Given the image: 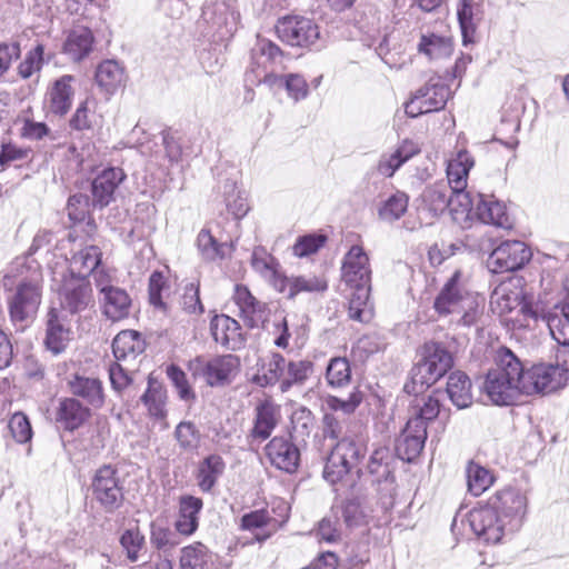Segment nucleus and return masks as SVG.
<instances>
[{
    "label": "nucleus",
    "instance_id": "1",
    "mask_svg": "<svg viewBox=\"0 0 569 569\" xmlns=\"http://www.w3.org/2000/svg\"><path fill=\"white\" fill-rule=\"evenodd\" d=\"M563 369L545 363L526 369L507 348L497 351L492 367L483 383V391L497 406H511L522 396L553 392L565 386Z\"/></svg>",
    "mask_w": 569,
    "mask_h": 569
},
{
    "label": "nucleus",
    "instance_id": "2",
    "mask_svg": "<svg viewBox=\"0 0 569 569\" xmlns=\"http://www.w3.org/2000/svg\"><path fill=\"white\" fill-rule=\"evenodd\" d=\"M346 420L333 412L325 413L322 418V431L325 437L339 439L332 448L323 469L327 481L336 483L351 469L358 466L365 457L366 449L359 439L346 435Z\"/></svg>",
    "mask_w": 569,
    "mask_h": 569
},
{
    "label": "nucleus",
    "instance_id": "3",
    "mask_svg": "<svg viewBox=\"0 0 569 569\" xmlns=\"http://www.w3.org/2000/svg\"><path fill=\"white\" fill-rule=\"evenodd\" d=\"M433 309L440 317L459 316L465 326L477 322L483 311V299L470 293L461 281V271L456 270L437 295Z\"/></svg>",
    "mask_w": 569,
    "mask_h": 569
},
{
    "label": "nucleus",
    "instance_id": "4",
    "mask_svg": "<svg viewBox=\"0 0 569 569\" xmlns=\"http://www.w3.org/2000/svg\"><path fill=\"white\" fill-rule=\"evenodd\" d=\"M451 353L440 343L428 342L421 349V358L411 370V381L405 385L408 393H420L436 383L452 367Z\"/></svg>",
    "mask_w": 569,
    "mask_h": 569
},
{
    "label": "nucleus",
    "instance_id": "5",
    "mask_svg": "<svg viewBox=\"0 0 569 569\" xmlns=\"http://www.w3.org/2000/svg\"><path fill=\"white\" fill-rule=\"evenodd\" d=\"M239 367L240 361L233 355L216 356L210 359L196 357L188 365L194 378H203L211 387L229 383L237 375Z\"/></svg>",
    "mask_w": 569,
    "mask_h": 569
},
{
    "label": "nucleus",
    "instance_id": "6",
    "mask_svg": "<svg viewBox=\"0 0 569 569\" xmlns=\"http://www.w3.org/2000/svg\"><path fill=\"white\" fill-rule=\"evenodd\" d=\"M277 509L262 508L244 513L240 519V529L249 531L253 536V540L262 543L274 536L288 520V507L282 505Z\"/></svg>",
    "mask_w": 569,
    "mask_h": 569
},
{
    "label": "nucleus",
    "instance_id": "7",
    "mask_svg": "<svg viewBox=\"0 0 569 569\" xmlns=\"http://www.w3.org/2000/svg\"><path fill=\"white\" fill-rule=\"evenodd\" d=\"M61 309L71 315L81 312L93 302L90 281L84 276L69 274L63 277L58 291Z\"/></svg>",
    "mask_w": 569,
    "mask_h": 569
},
{
    "label": "nucleus",
    "instance_id": "8",
    "mask_svg": "<svg viewBox=\"0 0 569 569\" xmlns=\"http://www.w3.org/2000/svg\"><path fill=\"white\" fill-rule=\"evenodd\" d=\"M488 505L509 525V531L518 530L527 510V497L519 490L507 488L489 498Z\"/></svg>",
    "mask_w": 569,
    "mask_h": 569
},
{
    "label": "nucleus",
    "instance_id": "9",
    "mask_svg": "<svg viewBox=\"0 0 569 569\" xmlns=\"http://www.w3.org/2000/svg\"><path fill=\"white\" fill-rule=\"evenodd\" d=\"M93 498L106 511L118 509L123 500L122 487L117 470L111 466L99 468L91 483Z\"/></svg>",
    "mask_w": 569,
    "mask_h": 569
},
{
    "label": "nucleus",
    "instance_id": "10",
    "mask_svg": "<svg viewBox=\"0 0 569 569\" xmlns=\"http://www.w3.org/2000/svg\"><path fill=\"white\" fill-rule=\"evenodd\" d=\"M469 525L475 535L486 543L500 542L509 531V525L501 516L495 512L488 505L480 506L469 512Z\"/></svg>",
    "mask_w": 569,
    "mask_h": 569
},
{
    "label": "nucleus",
    "instance_id": "11",
    "mask_svg": "<svg viewBox=\"0 0 569 569\" xmlns=\"http://www.w3.org/2000/svg\"><path fill=\"white\" fill-rule=\"evenodd\" d=\"M531 252L525 242L505 241L492 250L487 260L489 270L493 273L510 272L520 269L530 260Z\"/></svg>",
    "mask_w": 569,
    "mask_h": 569
},
{
    "label": "nucleus",
    "instance_id": "12",
    "mask_svg": "<svg viewBox=\"0 0 569 569\" xmlns=\"http://www.w3.org/2000/svg\"><path fill=\"white\" fill-rule=\"evenodd\" d=\"M276 28L279 38L290 46H309L319 38L318 26L305 17H283L278 21Z\"/></svg>",
    "mask_w": 569,
    "mask_h": 569
},
{
    "label": "nucleus",
    "instance_id": "13",
    "mask_svg": "<svg viewBox=\"0 0 569 569\" xmlns=\"http://www.w3.org/2000/svg\"><path fill=\"white\" fill-rule=\"evenodd\" d=\"M40 303V287L34 282H21L9 299L11 320L14 323L28 321L37 313Z\"/></svg>",
    "mask_w": 569,
    "mask_h": 569
},
{
    "label": "nucleus",
    "instance_id": "14",
    "mask_svg": "<svg viewBox=\"0 0 569 569\" xmlns=\"http://www.w3.org/2000/svg\"><path fill=\"white\" fill-rule=\"evenodd\" d=\"M341 279L349 287L371 284L369 257L361 246H352L345 254L341 266Z\"/></svg>",
    "mask_w": 569,
    "mask_h": 569
},
{
    "label": "nucleus",
    "instance_id": "15",
    "mask_svg": "<svg viewBox=\"0 0 569 569\" xmlns=\"http://www.w3.org/2000/svg\"><path fill=\"white\" fill-rule=\"evenodd\" d=\"M449 89L443 84H432L420 88L406 104V113L416 118L423 113L438 111L446 106Z\"/></svg>",
    "mask_w": 569,
    "mask_h": 569
},
{
    "label": "nucleus",
    "instance_id": "16",
    "mask_svg": "<svg viewBox=\"0 0 569 569\" xmlns=\"http://www.w3.org/2000/svg\"><path fill=\"white\" fill-rule=\"evenodd\" d=\"M233 300L239 308V316L250 328H260L268 320L270 310L267 305L251 295L242 284L234 287Z\"/></svg>",
    "mask_w": 569,
    "mask_h": 569
},
{
    "label": "nucleus",
    "instance_id": "17",
    "mask_svg": "<svg viewBox=\"0 0 569 569\" xmlns=\"http://www.w3.org/2000/svg\"><path fill=\"white\" fill-rule=\"evenodd\" d=\"M272 466L286 472H295L299 466L300 452L297 446L286 437H273L264 448Z\"/></svg>",
    "mask_w": 569,
    "mask_h": 569
},
{
    "label": "nucleus",
    "instance_id": "18",
    "mask_svg": "<svg viewBox=\"0 0 569 569\" xmlns=\"http://www.w3.org/2000/svg\"><path fill=\"white\" fill-rule=\"evenodd\" d=\"M72 330L68 325L66 313L52 308L48 313L46 346L54 355L66 350L72 340Z\"/></svg>",
    "mask_w": 569,
    "mask_h": 569
},
{
    "label": "nucleus",
    "instance_id": "19",
    "mask_svg": "<svg viewBox=\"0 0 569 569\" xmlns=\"http://www.w3.org/2000/svg\"><path fill=\"white\" fill-rule=\"evenodd\" d=\"M126 179L121 168H109L100 172L91 183L92 203L103 208L114 199V192Z\"/></svg>",
    "mask_w": 569,
    "mask_h": 569
},
{
    "label": "nucleus",
    "instance_id": "20",
    "mask_svg": "<svg viewBox=\"0 0 569 569\" xmlns=\"http://www.w3.org/2000/svg\"><path fill=\"white\" fill-rule=\"evenodd\" d=\"M73 81L72 76L64 74L52 82L46 94V106L49 112L56 116H64L69 112L74 96Z\"/></svg>",
    "mask_w": 569,
    "mask_h": 569
},
{
    "label": "nucleus",
    "instance_id": "21",
    "mask_svg": "<svg viewBox=\"0 0 569 569\" xmlns=\"http://www.w3.org/2000/svg\"><path fill=\"white\" fill-rule=\"evenodd\" d=\"M417 423V420H408L398 440L397 452L402 460L412 461L425 447L427 430Z\"/></svg>",
    "mask_w": 569,
    "mask_h": 569
},
{
    "label": "nucleus",
    "instance_id": "22",
    "mask_svg": "<svg viewBox=\"0 0 569 569\" xmlns=\"http://www.w3.org/2000/svg\"><path fill=\"white\" fill-rule=\"evenodd\" d=\"M210 329L214 341L228 349H239L243 343L240 325L227 315L214 316Z\"/></svg>",
    "mask_w": 569,
    "mask_h": 569
},
{
    "label": "nucleus",
    "instance_id": "23",
    "mask_svg": "<svg viewBox=\"0 0 569 569\" xmlns=\"http://www.w3.org/2000/svg\"><path fill=\"white\" fill-rule=\"evenodd\" d=\"M280 420V407L270 400H264L256 407V417L251 437L263 441L268 439Z\"/></svg>",
    "mask_w": 569,
    "mask_h": 569
},
{
    "label": "nucleus",
    "instance_id": "24",
    "mask_svg": "<svg viewBox=\"0 0 569 569\" xmlns=\"http://www.w3.org/2000/svg\"><path fill=\"white\" fill-rule=\"evenodd\" d=\"M541 319L547 323L551 337L561 346H569V311L565 302L543 310Z\"/></svg>",
    "mask_w": 569,
    "mask_h": 569
},
{
    "label": "nucleus",
    "instance_id": "25",
    "mask_svg": "<svg viewBox=\"0 0 569 569\" xmlns=\"http://www.w3.org/2000/svg\"><path fill=\"white\" fill-rule=\"evenodd\" d=\"M202 506L203 503L200 498L193 496L181 497L178 518L174 522V528L179 533L191 536L197 530Z\"/></svg>",
    "mask_w": 569,
    "mask_h": 569
},
{
    "label": "nucleus",
    "instance_id": "26",
    "mask_svg": "<svg viewBox=\"0 0 569 569\" xmlns=\"http://www.w3.org/2000/svg\"><path fill=\"white\" fill-rule=\"evenodd\" d=\"M90 416V410L74 398H63L59 401L56 420L66 430H74L82 426Z\"/></svg>",
    "mask_w": 569,
    "mask_h": 569
},
{
    "label": "nucleus",
    "instance_id": "27",
    "mask_svg": "<svg viewBox=\"0 0 569 569\" xmlns=\"http://www.w3.org/2000/svg\"><path fill=\"white\" fill-rule=\"evenodd\" d=\"M124 79L123 68L114 60H106L97 68L96 82L108 96L119 90L123 86Z\"/></svg>",
    "mask_w": 569,
    "mask_h": 569
},
{
    "label": "nucleus",
    "instance_id": "28",
    "mask_svg": "<svg viewBox=\"0 0 569 569\" xmlns=\"http://www.w3.org/2000/svg\"><path fill=\"white\" fill-rule=\"evenodd\" d=\"M252 267L279 292L286 291L287 277L281 274L274 259L261 249H256L251 259Z\"/></svg>",
    "mask_w": 569,
    "mask_h": 569
},
{
    "label": "nucleus",
    "instance_id": "29",
    "mask_svg": "<svg viewBox=\"0 0 569 569\" xmlns=\"http://www.w3.org/2000/svg\"><path fill=\"white\" fill-rule=\"evenodd\" d=\"M181 569H217L216 556L201 542L181 550Z\"/></svg>",
    "mask_w": 569,
    "mask_h": 569
},
{
    "label": "nucleus",
    "instance_id": "30",
    "mask_svg": "<svg viewBox=\"0 0 569 569\" xmlns=\"http://www.w3.org/2000/svg\"><path fill=\"white\" fill-rule=\"evenodd\" d=\"M224 462L218 455H210L199 462L196 480L202 492H210L224 471Z\"/></svg>",
    "mask_w": 569,
    "mask_h": 569
},
{
    "label": "nucleus",
    "instance_id": "31",
    "mask_svg": "<svg viewBox=\"0 0 569 569\" xmlns=\"http://www.w3.org/2000/svg\"><path fill=\"white\" fill-rule=\"evenodd\" d=\"M475 214L483 223L501 228L510 226L505 206L492 198H485L482 194L478 196Z\"/></svg>",
    "mask_w": 569,
    "mask_h": 569
},
{
    "label": "nucleus",
    "instance_id": "32",
    "mask_svg": "<svg viewBox=\"0 0 569 569\" xmlns=\"http://www.w3.org/2000/svg\"><path fill=\"white\" fill-rule=\"evenodd\" d=\"M144 350V340L141 335L134 330H123L119 332L112 342V351L117 360L136 358Z\"/></svg>",
    "mask_w": 569,
    "mask_h": 569
},
{
    "label": "nucleus",
    "instance_id": "33",
    "mask_svg": "<svg viewBox=\"0 0 569 569\" xmlns=\"http://www.w3.org/2000/svg\"><path fill=\"white\" fill-rule=\"evenodd\" d=\"M92 43L91 31L86 27H76L69 32L63 49L73 61H80L89 54Z\"/></svg>",
    "mask_w": 569,
    "mask_h": 569
},
{
    "label": "nucleus",
    "instance_id": "34",
    "mask_svg": "<svg viewBox=\"0 0 569 569\" xmlns=\"http://www.w3.org/2000/svg\"><path fill=\"white\" fill-rule=\"evenodd\" d=\"M447 393L451 402L458 409H465L472 403L471 381L461 371H455L449 376Z\"/></svg>",
    "mask_w": 569,
    "mask_h": 569
},
{
    "label": "nucleus",
    "instance_id": "35",
    "mask_svg": "<svg viewBox=\"0 0 569 569\" xmlns=\"http://www.w3.org/2000/svg\"><path fill=\"white\" fill-rule=\"evenodd\" d=\"M204 17L218 29L222 37L232 36L237 30L239 14L227 3H216L203 12Z\"/></svg>",
    "mask_w": 569,
    "mask_h": 569
},
{
    "label": "nucleus",
    "instance_id": "36",
    "mask_svg": "<svg viewBox=\"0 0 569 569\" xmlns=\"http://www.w3.org/2000/svg\"><path fill=\"white\" fill-rule=\"evenodd\" d=\"M353 292L349 300V317L359 322H369L373 317V305L370 301V286L351 287Z\"/></svg>",
    "mask_w": 569,
    "mask_h": 569
},
{
    "label": "nucleus",
    "instance_id": "37",
    "mask_svg": "<svg viewBox=\"0 0 569 569\" xmlns=\"http://www.w3.org/2000/svg\"><path fill=\"white\" fill-rule=\"evenodd\" d=\"M102 307L104 315L116 321L129 315L131 300L123 289L117 287L106 291L102 298Z\"/></svg>",
    "mask_w": 569,
    "mask_h": 569
},
{
    "label": "nucleus",
    "instance_id": "38",
    "mask_svg": "<svg viewBox=\"0 0 569 569\" xmlns=\"http://www.w3.org/2000/svg\"><path fill=\"white\" fill-rule=\"evenodd\" d=\"M69 387L74 396L86 399L90 405L94 407L102 406L103 391L99 379L76 376L70 380Z\"/></svg>",
    "mask_w": 569,
    "mask_h": 569
},
{
    "label": "nucleus",
    "instance_id": "39",
    "mask_svg": "<svg viewBox=\"0 0 569 569\" xmlns=\"http://www.w3.org/2000/svg\"><path fill=\"white\" fill-rule=\"evenodd\" d=\"M473 160L467 151H460L457 157L449 161L447 167L448 187L451 190L465 189L469 170Z\"/></svg>",
    "mask_w": 569,
    "mask_h": 569
},
{
    "label": "nucleus",
    "instance_id": "40",
    "mask_svg": "<svg viewBox=\"0 0 569 569\" xmlns=\"http://www.w3.org/2000/svg\"><path fill=\"white\" fill-rule=\"evenodd\" d=\"M101 261V251L97 246H88L76 252L70 260V274L84 276L93 272Z\"/></svg>",
    "mask_w": 569,
    "mask_h": 569
},
{
    "label": "nucleus",
    "instance_id": "41",
    "mask_svg": "<svg viewBox=\"0 0 569 569\" xmlns=\"http://www.w3.org/2000/svg\"><path fill=\"white\" fill-rule=\"evenodd\" d=\"M450 193L451 189L446 183H436L423 191V203L432 216H439L450 206Z\"/></svg>",
    "mask_w": 569,
    "mask_h": 569
},
{
    "label": "nucleus",
    "instance_id": "42",
    "mask_svg": "<svg viewBox=\"0 0 569 569\" xmlns=\"http://www.w3.org/2000/svg\"><path fill=\"white\" fill-rule=\"evenodd\" d=\"M328 288L327 280L313 274L287 277L286 291L288 298L292 299L300 292H323Z\"/></svg>",
    "mask_w": 569,
    "mask_h": 569
},
{
    "label": "nucleus",
    "instance_id": "43",
    "mask_svg": "<svg viewBox=\"0 0 569 569\" xmlns=\"http://www.w3.org/2000/svg\"><path fill=\"white\" fill-rule=\"evenodd\" d=\"M440 412V401L435 396L416 399L410 408V417L408 420H417V425H421L427 430L429 421L438 417Z\"/></svg>",
    "mask_w": 569,
    "mask_h": 569
},
{
    "label": "nucleus",
    "instance_id": "44",
    "mask_svg": "<svg viewBox=\"0 0 569 569\" xmlns=\"http://www.w3.org/2000/svg\"><path fill=\"white\" fill-rule=\"evenodd\" d=\"M473 200L465 189L451 190L448 210L458 224L466 227L471 219Z\"/></svg>",
    "mask_w": 569,
    "mask_h": 569
},
{
    "label": "nucleus",
    "instance_id": "45",
    "mask_svg": "<svg viewBox=\"0 0 569 569\" xmlns=\"http://www.w3.org/2000/svg\"><path fill=\"white\" fill-rule=\"evenodd\" d=\"M493 483V476L485 467L470 462L467 467L468 490L473 496L482 495Z\"/></svg>",
    "mask_w": 569,
    "mask_h": 569
},
{
    "label": "nucleus",
    "instance_id": "46",
    "mask_svg": "<svg viewBox=\"0 0 569 569\" xmlns=\"http://www.w3.org/2000/svg\"><path fill=\"white\" fill-rule=\"evenodd\" d=\"M351 379L350 363L346 358H332L326 370V380L332 388H341Z\"/></svg>",
    "mask_w": 569,
    "mask_h": 569
},
{
    "label": "nucleus",
    "instance_id": "47",
    "mask_svg": "<svg viewBox=\"0 0 569 569\" xmlns=\"http://www.w3.org/2000/svg\"><path fill=\"white\" fill-rule=\"evenodd\" d=\"M409 197L397 191L382 203L379 208V217L386 221H395L400 219L408 209Z\"/></svg>",
    "mask_w": 569,
    "mask_h": 569
},
{
    "label": "nucleus",
    "instance_id": "48",
    "mask_svg": "<svg viewBox=\"0 0 569 569\" xmlns=\"http://www.w3.org/2000/svg\"><path fill=\"white\" fill-rule=\"evenodd\" d=\"M419 51L430 59H438L451 54V41L436 34L423 36L419 43Z\"/></svg>",
    "mask_w": 569,
    "mask_h": 569
},
{
    "label": "nucleus",
    "instance_id": "49",
    "mask_svg": "<svg viewBox=\"0 0 569 569\" xmlns=\"http://www.w3.org/2000/svg\"><path fill=\"white\" fill-rule=\"evenodd\" d=\"M317 535L321 540L336 542L341 538V523L339 517V507H333L318 525Z\"/></svg>",
    "mask_w": 569,
    "mask_h": 569
},
{
    "label": "nucleus",
    "instance_id": "50",
    "mask_svg": "<svg viewBox=\"0 0 569 569\" xmlns=\"http://www.w3.org/2000/svg\"><path fill=\"white\" fill-rule=\"evenodd\" d=\"M120 545L126 551L127 558L136 562L140 558V552L146 548L144 536L139 528L127 529L120 537Z\"/></svg>",
    "mask_w": 569,
    "mask_h": 569
},
{
    "label": "nucleus",
    "instance_id": "51",
    "mask_svg": "<svg viewBox=\"0 0 569 569\" xmlns=\"http://www.w3.org/2000/svg\"><path fill=\"white\" fill-rule=\"evenodd\" d=\"M142 400L151 416L157 418L164 417L166 391L160 385L153 383L149 379L148 389L142 396Z\"/></svg>",
    "mask_w": 569,
    "mask_h": 569
},
{
    "label": "nucleus",
    "instance_id": "52",
    "mask_svg": "<svg viewBox=\"0 0 569 569\" xmlns=\"http://www.w3.org/2000/svg\"><path fill=\"white\" fill-rule=\"evenodd\" d=\"M362 400V392L356 388L349 393L347 399H342L336 396H328L326 398V405L336 415L339 411L343 415H351L356 411Z\"/></svg>",
    "mask_w": 569,
    "mask_h": 569
},
{
    "label": "nucleus",
    "instance_id": "53",
    "mask_svg": "<svg viewBox=\"0 0 569 569\" xmlns=\"http://www.w3.org/2000/svg\"><path fill=\"white\" fill-rule=\"evenodd\" d=\"M44 47L38 43L30 50L24 59L18 66V74L22 79H29L32 74L39 72L43 64Z\"/></svg>",
    "mask_w": 569,
    "mask_h": 569
},
{
    "label": "nucleus",
    "instance_id": "54",
    "mask_svg": "<svg viewBox=\"0 0 569 569\" xmlns=\"http://www.w3.org/2000/svg\"><path fill=\"white\" fill-rule=\"evenodd\" d=\"M312 363L309 361H291L287 365L288 377L281 381V390L287 391L293 383H302L311 373Z\"/></svg>",
    "mask_w": 569,
    "mask_h": 569
},
{
    "label": "nucleus",
    "instance_id": "55",
    "mask_svg": "<svg viewBox=\"0 0 569 569\" xmlns=\"http://www.w3.org/2000/svg\"><path fill=\"white\" fill-rule=\"evenodd\" d=\"M9 430L19 443L28 442L32 437V429L29 419L22 412H16L9 420Z\"/></svg>",
    "mask_w": 569,
    "mask_h": 569
},
{
    "label": "nucleus",
    "instance_id": "56",
    "mask_svg": "<svg viewBox=\"0 0 569 569\" xmlns=\"http://www.w3.org/2000/svg\"><path fill=\"white\" fill-rule=\"evenodd\" d=\"M197 246L202 257L207 260H214L222 256L221 244L214 239L211 232L202 229L197 237Z\"/></svg>",
    "mask_w": 569,
    "mask_h": 569
},
{
    "label": "nucleus",
    "instance_id": "57",
    "mask_svg": "<svg viewBox=\"0 0 569 569\" xmlns=\"http://www.w3.org/2000/svg\"><path fill=\"white\" fill-rule=\"evenodd\" d=\"M340 515L348 528H357L367 523V516L357 501H348L343 507H339Z\"/></svg>",
    "mask_w": 569,
    "mask_h": 569
},
{
    "label": "nucleus",
    "instance_id": "58",
    "mask_svg": "<svg viewBox=\"0 0 569 569\" xmlns=\"http://www.w3.org/2000/svg\"><path fill=\"white\" fill-rule=\"evenodd\" d=\"M181 305L184 311L191 315H201L203 312V306L199 297V284L190 282L186 284L184 292L182 295Z\"/></svg>",
    "mask_w": 569,
    "mask_h": 569
},
{
    "label": "nucleus",
    "instance_id": "59",
    "mask_svg": "<svg viewBox=\"0 0 569 569\" xmlns=\"http://www.w3.org/2000/svg\"><path fill=\"white\" fill-rule=\"evenodd\" d=\"M286 368L287 363L284 358L279 353H273L269 361L267 372L262 377H258V382L261 386L274 385L279 381Z\"/></svg>",
    "mask_w": 569,
    "mask_h": 569
},
{
    "label": "nucleus",
    "instance_id": "60",
    "mask_svg": "<svg viewBox=\"0 0 569 569\" xmlns=\"http://www.w3.org/2000/svg\"><path fill=\"white\" fill-rule=\"evenodd\" d=\"M20 54L21 48L19 42L0 43V79L10 70L12 63L20 58Z\"/></svg>",
    "mask_w": 569,
    "mask_h": 569
},
{
    "label": "nucleus",
    "instance_id": "61",
    "mask_svg": "<svg viewBox=\"0 0 569 569\" xmlns=\"http://www.w3.org/2000/svg\"><path fill=\"white\" fill-rule=\"evenodd\" d=\"M167 375L171 382L173 383V386L176 387L178 395L181 399L189 400L194 397L188 383L186 373L179 367L174 365L169 366L167 368Z\"/></svg>",
    "mask_w": 569,
    "mask_h": 569
},
{
    "label": "nucleus",
    "instance_id": "62",
    "mask_svg": "<svg viewBox=\"0 0 569 569\" xmlns=\"http://www.w3.org/2000/svg\"><path fill=\"white\" fill-rule=\"evenodd\" d=\"M326 242L325 236H305L293 246V253L298 257H306L318 251Z\"/></svg>",
    "mask_w": 569,
    "mask_h": 569
},
{
    "label": "nucleus",
    "instance_id": "63",
    "mask_svg": "<svg viewBox=\"0 0 569 569\" xmlns=\"http://www.w3.org/2000/svg\"><path fill=\"white\" fill-rule=\"evenodd\" d=\"M473 18L475 10L472 3L469 0H462L458 8V20L465 39L469 34H473L476 30Z\"/></svg>",
    "mask_w": 569,
    "mask_h": 569
},
{
    "label": "nucleus",
    "instance_id": "64",
    "mask_svg": "<svg viewBox=\"0 0 569 569\" xmlns=\"http://www.w3.org/2000/svg\"><path fill=\"white\" fill-rule=\"evenodd\" d=\"M88 198L83 194H73L68 200V216L70 220L80 222L84 219L88 212Z\"/></svg>",
    "mask_w": 569,
    "mask_h": 569
}]
</instances>
